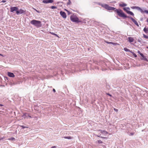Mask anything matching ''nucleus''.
Returning a JSON list of instances; mask_svg holds the SVG:
<instances>
[{
  "mask_svg": "<svg viewBox=\"0 0 148 148\" xmlns=\"http://www.w3.org/2000/svg\"><path fill=\"white\" fill-rule=\"evenodd\" d=\"M114 11L116 12L118 15L119 16L124 18H125L127 17V16L121 10H118L115 8Z\"/></svg>",
  "mask_w": 148,
  "mask_h": 148,
  "instance_id": "obj_1",
  "label": "nucleus"
},
{
  "mask_svg": "<svg viewBox=\"0 0 148 148\" xmlns=\"http://www.w3.org/2000/svg\"><path fill=\"white\" fill-rule=\"evenodd\" d=\"M30 23L37 27H39L41 26V22L39 21L36 20H32L30 22Z\"/></svg>",
  "mask_w": 148,
  "mask_h": 148,
  "instance_id": "obj_2",
  "label": "nucleus"
},
{
  "mask_svg": "<svg viewBox=\"0 0 148 148\" xmlns=\"http://www.w3.org/2000/svg\"><path fill=\"white\" fill-rule=\"evenodd\" d=\"M70 19L73 22L77 23L81 22V21H79L76 15H72L70 16Z\"/></svg>",
  "mask_w": 148,
  "mask_h": 148,
  "instance_id": "obj_3",
  "label": "nucleus"
},
{
  "mask_svg": "<svg viewBox=\"0 0 148 148\" xmlns=\"http://www.w3.org/2000/svg\"><path fill=\"white\" fill-rule=\"evenodd\" d=\"M26 12L25 10H24L23 9H20L19 10H18L16 12V13L17 14H24Z\"/></svg>",
  "mask_w": 148,
  "mask_h": 148,
  "instance_id": "obj_4",
  "label": "nucleus"
},
{
  "mask_svg": "<svg viewBox=\"0 0 148 148\" xmlns=\"http://www.w3.org/2000/svg\"><path fill=\"white\" fill-rule=\"evenodd\" d=\"M18 8L16 7H13L10 8V11L11 12H13L14 11H18Z\"/></svg>",
  "mask_w": 148,
  "mask_h": 148,
  "instance_id": "obj_5",
  "label": "nucleus"
},
{
  "mask_svg": "<svg viewBox=\"0 0 148 148\" xmlns=\"http://www.w3.org/2000/svg\"><path fill=\"white\" fill-rule=\"evenodd\" d=\"M105 7L106 9L109 10H114L115 8L112 7H111L107 5H105Z\"/></svg>",
  "mask_w": 148,
  "mask_h": 148,
  "instance_id": "obj_6",
  "label": "nucleus"
},
{
  "mask_svg": "<svg viewBox=\"0 0 148 148\" xmlns=\"http://www.w3.org/2000/svg\"><path fill=\"white\" fill-rule=\"evenodd\" d=\"M60 14L64 18H66V15L64 12L61 11L60 12Z\"/></svg>",
  "mask_w": 148,
  "mask_h": 148,
  "instance_id": "obj_7",
  "label": "nucleus"
},
{
  "mask_svg": "<svg viewBox=\"0 0 148 148\" xmlns=\"http://www.w3.org/2000/svg\"><path fill=\"white\" fill-rule=\"evenodd\" d=\"M53 1V0H44L43 1V2L45 3H52Z\"/></svg>",
  "mask_w": 148,
  "mask_h": 148,
  "instance_id": "obj_8",
  "label": "nucleus"
},
{
  "mask_svg": "<svg viewBox=\"0 0 148 148\" xmlns=\"http://www.w3.org/2000/svg\"><path fill=\"white\" fill-rule=\"evenodd\" d=\"M8 75L9 77H15L13 73L9 72H8Z\"/></svg>",
  "mask_w": 148,
  "mask_h": 148,
  "instance_id": "obj_9",
  "label": "nucleus"
},
{
  "mask_svg": "<svg viewBox=\"0 0 148 148\" xmlns=\"http://www.w3.org/2000/svg\"><path fill=\"white\" fill-rule=\"evenodd\" d=\"M130 18L136 25L138 26H139L138 23V22H137V21H136L132 17H131Z\"/></svg>",
  "mask_w": 148,
  "mask_h": 148,
  "instance_id": "obj_10",
  "label": "nucleus"
},
{
  "mask_svg": "<svg viewBox=\"0 0 148 148\" xmlns=\"http://www.w3.org/2000/svg\"><path fill=\"white\" fill-rule=\"evenodd\" d=\"M141 56L142 57L141 58V60H143L146 61H148V60L144 56L143 54H140Z\"/></svg>",
  "mask_w": 148,
  "mask_h": 148,
  "instance_id": "obj_11",
  "label": "nucleus"
},
{
  "mask_svg": "<svg viewBox=\"0 0 148 148\" xmlns=\"http://www.w3.org/2000/svg\"><path fill=\"white\" fill-rule=\"evenodd\" d=\"M99 131H100L101 133L102 134H103L105 135H107L108 134V133L105 130H99Z\"/></svg>",
  "mask_w": 148,
  "mask_h": 148,
  "instance_id": "obj_12",
  "label": "nucleus"
},
{
  "mask_svg": "<svg viewBox=\"0 0 148 148\" xmlns=\"http://www.w3.org/2000/svg\"><path fill=\"white\" fill-rule=\"evenodd\" d=\"M128 41L130 42H133L134 41V39L132 37H129L128 38Z\"/></svg>",
  "mask_w": 148,
  "mask_h": 148,
  "instance_id": "obj_13",
  "label": "nucleus"
},
{
  "mask_svg": "<svg viewBox=\"0 0 148 148\" xmlns=\"http://www.w3.org/2000/svg\"><path fill=\"white\" fill-rule=\"evenodd\" d=\"M28 114L27 113L24 114L22 116V117H24V118H28L27 117V116H28Z\"/></svg>",
  "mask_w": 148,
  "mask_h": 148,
  "instance_id": "obj_14",
  "label": "nucleus"
},
{
  "mask_svg": "<svg viewBox=\"0 0 148 148\" xmlns=\"http://www.w3.org/2000/svg\"><path fill=\"white\" fill-rule=\"evenodd\" d=\"M127 12L128 14H130V15H132V16L134 15V14H133V13L131 11H127Z\"/></svg>",
  "mask_w": 148,
  "mask_h": 148,
  "instance_id": "obj_15",
  "label": "nucleus"
},
{
  "mask_svg": "<svg viewBox=\"0 0 148 148\" xmlns=\"http://www.w3.org/2000/svg\"><path fill=\"white\" fill-rule=\"evenodd\" d=\"M106 42L108 43V44H112L113 45H119L118 44V43H114V42Z\"/></svg>",
  "mask_w": 148,
  "mask_h": 148,
  "instance_id": "obj_16",
  "label": "nucleus"
},
{
  "mask_svg": "<svg viewBox=\"0 0 148 148\" xmlns=\"http://www.w3.org/2000/svg\"><path fill=\"white\" fill-rule=\"evenodd\" d=\"M64 138L65 139H70L72 138V137L71 136H64Z\"/></svg>",
  "mask_w": 148,
  "mask_h": 148,
  "instance_id": "obj_17",
  "label": "nucleus"
},
{
  "mask_svg": "<svg viewBox=\"0 0 148 148\" xmlns=\"http://www.w3.org/2000/svg\"><path fill=\"white\" fill-rule=\"evenodd\" d=\"M136 9L140 10L141 12H143L142 9L139 7H136Z\"/></svg>",
  "mask_w": 148,
  "mask_h": 148,
  "instance_id": "obj_18",
  "label": "nucleus"
},
{
  "mask_svg": "<svg viewBox=\"0 0 148 148\" xmlns=\"http://www.w3.org/2000/svg\"><path fill=\"white\" fill-rule=\"evenodd\" d=\"M126 5H127L126 4L124 3H123L122 4H121L119 5L120 6L122 7L125 6H126Z\"/></svg>",
  "mask_w": 148,
  "mask_h": 148,
  "instance_id": "obj_19",
  "label": "nucleus"
},
{
  "mask_svg": "<svg viewBox=\"0 0 148 148\" xmlns=\"http://www.w3.org/2000/svg\"><path fill=\"white\" fill-rule=\"evenodd\" d=\"M124 50L125 51H129V52H131V51H130V50L129 49H127V48H124Z\"/></svg>",
  "mask_w": 148,
  "mask_h": 148,
  "instance_id": "obj_20",
  "label": "nucleus"
},
{
  "mask_svg": "<svg viewBox=\"0 0 148 148\" xmlns=\"http://www.w3.org/2000/svg\"><path fill=\"white\" fill-rule=\"evenodd\" d=\"M68 2L67 3V5H70L71 4V2L70 1V0H68Z\"/></svg>",
  "mask_w": 148,
  "mask_h": 148,
  "instance_id": "obj_21",
  "label": "nucleus"
},
{
  "mask_svg": "<svg viewBox=\"0 0 148 148\" xmlns=\"http://www.w3.org/2000/svg\"><path fill=\"white\" fill-rule=\"evenodd\" d=\"M50 33L52 35H55L57 37H59L58 36L57 34H55V33H53V32H50Z\"/></svg>",
  "mask_w": 148,
  "mask_h": 148,
  "instance_id": "obj_22",
  "label": "nucleus"
},
{
  "mask_svg": "<svg viewBox=\"0 0 148 148\" xmlns=\"http://www.w3.org/2000/svg\"><path fill=\"white\" fill-rule=\"evenodd\" d=\"M8 140H15V138H14L12 137V138H8Z\"/></svg>",
  "mask_w": 148,
  "mask_h": 148,
  "instance_id": "obj_23",
  "label": "nucleus"
},
{
  "mask_svg": "<svg viewBox=\"0 0 148 148\" xmlns=\"http://www.w3.org/2000/svg\"><path fill=\"white\" fill-rule=\"evenodd\" d=\"M131 52L132 53V54H133V56H134V57H135L136 58L137 57V55L134 52Z\"/></svg>",
  "mask_w": 148,
  "mask_h": 148,
  "instance_id": "obj_24",
  "label": "nucleus"
},
{
  "mask_svg": "<svg viewBox=\"0 0 148 148\" xmlns=\"http://www.w3.org/2000/svg\"><path fill=\"white\" fill-rule=\"evenodd\" d=\"M21 127L23 128L24 129L25 128H28V127H27L23 125H21Z\"/></svg>",
  "mask_w": 148,
  "mask_h": 148,
  "instance_id": "obj_25",
  "label": "nucleus"
},
{
  "mask_svg": "<svg viewBox=\"0 0 148 148\" xmlns=\"http://www.w3.org/2000/svg\"><path fill=\"white\" fill-rule=\"evenodd\" d=\"M101 136V135H100L99 136H97L99 137H101L103 138H106V139H107V137H101L100 136Z\"/></svg>",
  "mask_w": 148,
  "mask_h": 148,
  "instance_id": "obj_26",
  "label": "nucleus"
},
{
  "mask_svg": "<svg viewBox=\"0 0 148 148\" xmlns=\"http://www.w3.org/2000/svg\"><path fill=\"white\" fill-rule=\"evenodd\" d=\"M98 142L99 143H103L102 141L101 140H98Z\"/></svg>",
  "mask_w": 148,
  "mask_h": 148,
  "instance_id": "obj_27",
  "label": "nucleus"
},
{
  "mask_svg": "<svg viewBox=\"0 0 148 148\" xmlns=\"http://www.w3.org/2000/svg\"><path fill=\"white\" fill-rule=\"evenodd\" d=\"M52 9H56V7L55 6H52L51 7Z\"/></svg>",
  "mask_w": 148,
  "mask_h": 148,
  "instance_id": "obj_28",
  "label": "nucleus"
},
{
  "mask_svg": "<svg viewBox=\"0 0 148 148\" xmlns=\"http://www.w3.org/2000/svg\"><path fill=\"white\" fill-rule=\"evenodd\" d=\"M147 30V29L146 27L144 28V29H143V30L145 32H146Z\"/></svg>",
  "mask_w": 148,
  "mask_h": 148,
  "instance_id": "obj_29",
  "label": "nucleus"
},
{
  "mask_svg": "<svg viewBox=\"0 0 148 148\" xmlns=\"http://www.w3.org/2000/svg\"><path fill=\"white\" fill-rule=\"evenodd\" d=\"M33 9L35 10L36 11V12H38V13H40V12H39V11H38L37 10H36V9H35V8H33Z\"/></svg>",
  "mask_w": 148,
  "mask_h": 148,
  "instance_id": "obj_30",
  "label": "nucleus"
},
{
  "mask_svg": "<svg viewBox=\"0 0 148 148\" xmlns=\"http://www.w3.org/2000/svg\"><path fill=\"white\" fill-rule=\"evenodd\" d=\"M134 133H130V135L132 136V135H134Z\"/></svg>",
  "mask_w": 148,
  "mask_h": 148,
  "instance_id": "obj_31",
  "label": "nucleus"
},
{
  "mask_svg": "<svg viewBox=\"0 0 148 148\" xmlns=\"http://www.w3.org/2000/svg\"><path fill=\"white\" fill-rule=\"evenodd\" d=\"M138 53L139 54H140H140H142V53H141L140 52V51H138Z\"/></svg>",
  "mask_w": 148,
  "mask_h": 148,
  "instance_id": "obj_32",
  "label": "nucleus"
},
{
  "mask_svg": "<svg viewBox=\"0 0 148 148\" xmlns=\"http://www.w3.org/2000/svg\"><path fill=\"white\" fill-rule=\"evenodd\" d=\"M106 94H107V95H109V96H110V97H112V95H111L109 93H107Z\"/></svg>",
  "mask_w": 148,
  "mask_h": 148,
  "instance_id": "obj_33",
  "label": "nucleus"
},
{
  "mask_svg": "<svg viewBox=\"0 0 148 148\" xmlns=\"http://www.w3.org/2000/svg\"><path fill=\"white\" fill-rule=\"evenodd\" d=\"M114 110L115 111H116V112H117L118 111V110L117 109L115 108L114 109Z\"/></svg>",
  "mask_w": 148,
  "mask_h": 148,
  "instance_id": "obj_34",
  "label": "nucleus"
},
{
  "mask_svg": "<svg viewBox=\"0 0 148 148\" xmlns=\"http://www.w3.org/2000/svg\"><path fill=\"white\" fill-rule=\"evenodd\" d=\"M6 2V1L5 0H3L1 2H3V3H5Z\"/></svg>",
  "mask_w": 148,
  "mask_h": 148,
  "instance_id": "obj_35",
  "label": "nucleus"
},
{
  "mask_svg": "<svg viewBox=\"0 0 148 148\" xmlns=\"http://www.w3.org/2000/svg\"><path fill=\"white\" fill-rule=\"evenodd\" d=\"M136 6L132 7V9H134L135 8H136Z\"/></svg>",
  "mask_w": 148,
  "mask_h": 148,
  "instance_id": "obj_36",
  "label": "nucleus"
},
{
  "mask_svg": "<svg viewBox=\"0 0 148 148\" xmlns=\"http://www.w3.org/2000/svg\"><path fill=\"white\" fill-rule=\"evenodd\" d=\"M145 12L148 14V10H145Z\"/></svg>",
  "mask_w": 148,
  "mask_h": 148,
  "instance_id": "obj_37",
  "label": "nucleus"
},
{
  "mask_svg": "<svg viewBox=\"0 0 148 148\" xmlns=\"http://www.w3.org/2000/svg\"><path fill=\"white\" fill-rule=\"evenodd\" d=\"M5 138L4 137H3L2 138H0V140H2Z\"/></svg>",
  "mask_w": 148,
  "mask_h": 148,
  "instance_id": "obj_38",
  "label": "nucleus"
},
{
  "mask_svg": "<svg viewBox=\"0 0 148 148\" xmlns=\"http://www.w3.org/2000/svg\"><path fill=\"white\" fill-rule=\"evenodd\" d=\"M53 91L54 92H56V90L54 89H53Z\"/></svg>",
  "mask_w": 148,
  "mask_h": 148,
  "instance_id": "obj_39",
  "label": "nucleus"
},
{
  "mask_svg": "<svg viewBox=\"0 0 148 148\" xmlns=\"http://www.w3.org/2000/svg\"><path fill=\"white\" fill-rule=\"evenodd\" d=\"M56 146H53V147H52L51 148H56Z\"/></svg>",
  "mask_w": 148,
  "mask_h": 148,
  "instance_id": "obj_40",
  "label": "nucleus"
},
{
  "mask_svg": "<svg viewBox=\"0 0 148 148\" xmlns=\"http://www.w3.org/2000/svg\"><path fill=\"white\" fill-rule=\"evenodd\" d=\"M27 116H29V117L30 118H31L32 117L31 116H30L28 114Z\"/></svg>",
  "mask_w": 148,
  "mask_h": 148,
  "instance_id": "obj_41",
  "label": "nucleus"
},
{
  "mask_svg": "<svg viewBox=\"0 0 148 148\" xmlns=\"http://www.w3.org/2000/svg\"><path fill=\"white\" fill-rule=\"evenodd\" d=\"M0 56H4L2 54H0Z\"/></svg>",
  "mask_w": 148,
  "mask_h": 148,
  "instance_id": "obj_42",
  "label": "nucleus"
},
{
  "mask_svg": "<svg viewBox=\"0 0 148 148\" xmlns=\"http://www.w3.org/2000/svg\"><path fill=\"white\" fill-rule=\"evenodd\" d=\"M3 106V105L2 104H0V106Z\"/></svg>",
  "mask_w": 148,
  "mask_h": 148,
  "instance_id": "obj_43",
  "label": "nucleus"
},
{
  "mask_svg": "<svg viewBox=\"0 0 148 148\" xmlns=\"http://www.w3.org/2000/svg\"><path fill=\"white\" fill-rule=\"evenodd\" d=\"M147 21L148 22V18L147 19Z\"/></svg>",
  "mask_w": 148,
  "mask_h": 148,
  "instance_id": "obj_44",
  "label": "nucleus"
},
{
  "mask_svg": "<svg viewBox=\"0 0 148 148\" xmlns=\"http://www.w3.org/2000/svg\"><path fill=\"white\" fill-rule=\"evenodd\" d=\"M147 49H148V47H147Z\"/></svg>",
  "mask_w": 148,
  "mask_h": 148,
  "instance_id": "obj_45",
  "label": "nucleus"
}]
</instances>
